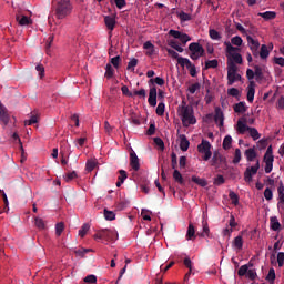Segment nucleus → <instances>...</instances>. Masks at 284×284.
Masks as SVG:
<instances>
[{"mask_svg": "<svg viewBox=\"0 0 284 284\" xmlns=\"http://www.w3.org/2000/svg\"><path fill=\"white\" fill-rule=\"evenodd\" d=\"M178 114L184 128H190V125H196V116H194V106L187 104L185 100H183L181 104L178 106Z\"/></svg>", "mask_w": 284, "mask_h": 284, "instance_id": "1", "label": "nucleus"}, {"mask_svg": "<svg viewBox=\"0 0 284 284\" xmlns=\"http://www.w3.org/2000/svg\"><path fill=\"white\" fill-rule=\"evenodd\" d=\"M72 2H70V0H60L55 8L57 19H65V17H70V14H72Z\"/></svg>", "mask_w": 284, "mask_h": 284, "instance_id": "2", "label": "nucleus"}, {"mask_svg": "<svg viewBox=\"0 0 284 284\" xmlns=\"http://www.w3.org/2000/svg\"><path fill=\"white\" fill-rule=\"evenodd\" d=\"M189 50H190V59L193 61H199L201 57H205V49H203V45L197 42H193L189 44Z\"/></svg>", "mask_w": 284, "mask_h": 284, "instance_id": "3", "label": "nucleus"}, {"mask_svg": "<svg viewBox=\"0 0 284 284\" xmlns=\"http://www.w3.org/2000/svg\"><path fill=\"white\" fill-rule=\"evenodd\" d=\"M197 152L202 154L203 161H210L212 159V144L207 140H202L197 145Z\"/></svg>", "mask_w": 284, "mask_h": 284, "instance_id": "4", "label": "nucleus"}, {"mask_svg": "<svg viewBox=\"0 0 284 284\" xmlns=\"http://www.w3.org/2000/svg\"><path fill=\"white\" fill-rule=\"evenodd\" d=\"M224 45H226V54H229V57L234 61V63H243V57L241 55V53H236L241 49L233 47L232 43H230V41L224 42Z\"/></svg>", "mask_w": 284, "mask_h": 284, "instance_id": "5", "label": "nucleus"}, {"mask_svg": "<svg viewBox=\"0 0 284 284\" xmlns=\"http://www.w3.org/2000/svg\"><path fill=\"white\" fill-rule=\"evenodd\" d=\"M94 239H101L102 241H116L119 239V233L114 230L102 229L98 231Z\"/></svg>", "mask_w": 284, "mask_h": 284, "instance_id": "6", "label": "nucleus"}, {"mask_svg": "<svg viewBox=\"0 0 284 284\" xmlns=\"http://www.w3.org/2000/svg\"><path fill=\"white\" fill-rule=\"evenodd\" d=\"M260 169H261V162L257 160L255 165L246 168L244 172V181L246 183H252L254 176H256Z\"/></svg>", "mask_w": 284, "mask_h": 284, "instance_id": "7", "label": "nucleus"}, {"mask_svg": "<svg viewBox=\"0 0 284 284\" xmlns=\"http://www.w3.org/2000/svg\"><path fill=\"white\" fill-rule=\"evenodd\" d=\"M225 161H226L225 156H223V154H221V152L214 151L210 163H211L212 168H215L216 170H219V168H221V165H223V163H225Z\"/></svg>", "mask_w": 284, "mask_h": 284, "instance_id": "8", "label": "nucleus"}, {"mask_svg": "<svg viewBox=\"0 0 284 284\" xmlns=\"http://www.w3.org/2000/svg\"><path fill=\"white\" fill-rule=\"evenodd\" d=\"M16 21L18 26H32V19L23 13V11L19 10L16 13Z\"/></svg>", "mask_w": 284, "mask_h": 284, "instance_id": "9", "label": "nucleus"}, {"mask_svg": "<svg viewBox=\"0 0 284 284\" xmlns=\"http://www.w3.org/2000/svg\"><path fill=\"white\" fill-rule=\"evenodd\" d=\"M169 34L171 37H173V39H179L181 41V43H183V45H185V43H187V41H192V38H190V36H187V33H181V31H176L174 29H171L169 31Z\"/></svg>", "mask_w": 284, "mask_h": 284, "instance_id": "10", "label": "nucleus"}, {"mask_svg": "<svg viewBox=\"0 0 284 284\" xmlns=\"http://www.w3.org/2000/svg\"><path fill=\"white\" fill-rule=\"evenodd\" d=\"M130 165L132 170H134V172H139V170H141V163L139 162V156L134 151L130 153Z\"/></svg>", "mask_w": 284, "mask_h": 284, "instance_id": "11", "label": "nucleus"}, {"mask_svg": "<svg viewBox=\"0 0 284 284\" xmlns=\"http://www.w3.org/2000/svg\"><path fill=\"white\" fill-rule=\"evenodd\" d=\"M254 94H256V82L253 80L250 81V84L247 87V95L246 99L248 103H254Z\"/></svg>", "mask_w": 284, "mask_h": 284, "instance_id": "12", "label": "nucleus"}, {"mask_svg": "<svg viewBox=\"0 0 284 284\" xmlns=\"http://www.w3.org/2000/svg\"><path fill=\"white\" fill-rule=\"evenodd\" d=\"M0 121L4 123V125H8L10 123V115L8 114V109L3 106V104L0 103Z\"/></svg>", "mask_w": 284, "mask_h": 284, "instance_id": "13", "label": "nucleus"}, {"mask_svg": "<svg viewBox=\"0 0 284 284\" xmlns=\"http://www.w3.org/2000/svg\"><path fill=\"white\" fill-rule=\"evenodd\" d=\"M148 102L151 108H156V87L150 89Z\"/></svg>", "mask_w": 284, "mask_h": 284, "instance_id": "14", "label": "nucleus"}, {"mask_svg": "<svg viewBox=\"0 0 284 284\" xmlns=\"http://www.w3.org/2000/svg\"><path fill=\"white\" fill-rule=\"evenodd\" d=\"M104 23H105L108 30H110V32H112L114 30V28L116 27V19L112 16H106V17H104Z\"/></svg>", "mask_w": 284, "mask_h": 284, "instance_id": "15", "label": "nucleus"}, {"mask_svg": "<svg viewBox=\"0 0 284 284\" xmlns=\"http://www.w3.org/2000/svg\"><path fill=\"white\" fill-rule=\"evenodd\" d=\"M189 149H190V141L187 140V136H185V134H181L180 135V150H182V152H187Z\"/></svg>", "mask_w": 284, "mask_h": 284, "instance_id": "16", "label": "nucleus"}, {"mask_svg": "<svg viewBox=\"0 0 284 284\" xmlns=\"http://www.w3.org/2000/svg\"><path fill=\"white\" fill-rule=\"evenodd\" d=\"M233 110L236 114H245L247 112V105L245 102H239L233 105Z\"/></svg>", "mask_w": 284, "mask_h": 284, "instance_id": "17", "label": "nucleus"}, {"mask_svg": "<svg viewBox=\"0 0 284 284\" xmlns=\"http://www.w3.org/2000/svg\"><path fill=\"white\" fill-rule=\"evenodd\" d=\"M247 43L252 50V52H256V50H258V48H261V43H258V41L254 40V38H252V36H247Z\"/></svg>", "mask_w": 284, "mask_h": 284, "instance_id": "18", "label": "nucleus"}, {"mask_svg": "<svg viewBox=\"0 0 284 284\" xmlns=\"http://www.w3.org/2000/svg\"><path fill=\"white\" fill-rule=\"evenodd\" d=\"M196 239V230L194 224L190 223L186 232V241H194Z\"/></svg>", "mask_w": 284, "mask_h": 284, "instance_id": "19", "label": "nucleus"}, {"mask_svg": "<svg viewBox=\"0 0 284 284\" xmlns=\"http://www.w3.org/2000/svg\"><path fill=\"white\" fill-rule=\"evenodd\" d=\"M232 246L237 250L239 252H241V250H243V235H237L232 243Z\"/></svg>", "mask_w": 284, "mask_h": 284, "instance_id": "20", "label": "nucleus"}, {"mask_svg": "<svg viewBox=\"0 0 284 284\" xmlns=\"http://www.w3.org/2000/svg\"><path fill=\"white\" fill-rule=\"evenodd\" d=\"M244 156L246 158V161H248L250 163L252 161H254V159H256L257 154H256V150H254V148H250L244 152Z\"/></svg>", "mask_w": 284, "mask_h": 284, "instance_id": "21", "label": "nucleus"}, {"mask_svg": "<svg viewBox=\"0 0 284 284\" xmlns=\"http://www.w3.org/2000/svg\"><path fill=\"white\" fill-rule=\"evenodd\" d=\"M264 162H265V173L270 174V172H272L273 168H274V158H264Z\"/></svg>", "mask_w": 284, "mask_h": 284, "instance_id": "22", "label": "nucleus"}, {"mask_svg": "<svg viewBox=\"0 0 284 284\" xmlns=\"http://www.w3.org/2000/svg\"><path fill=\"white\" fill-rule=\"evenodd\" d=\"M214 121H215V123L220 124V128H223V121H224L223 112L219 108L215 109Z\"/></svg>", "mask_w": 284, "mask_h": 284, "instance_id": "23", "label": "nucleus"}, {"mask_svg": "<svg viewBox=\"0 0 284 284\" xmlns=\"http://www.w3.org/2000/svg\"><path fill=\"white\" fill-rule=\"evenodd\" d=\"M270 221H271V230H273V232H278V230H281V222H278V217L272 216Z\"/></svg>", "mask_w": 284, "mask_h": 284, "instance_id": "24", "label": "nucleus"}, {"mask_svg": "<svg viewBox=\"0 0 284 284\" xmlns=\"http://www.w3.org/2000/svg\"><path fill=\"white\" fill-rule=\"evenodd\" d=\"M258 17H262L265 21H272V19H276V12L265 11L263 13H258Z\"/></svg>", "mask_w": 284, "mask_h": 284, "instance_id": "25", "label": "nucleus"}, {"mask_svg": "<svg viewBox=\"0 0 284 284\" xmlns=\"http://www.w3.org/2000/svg\"><path fill=\"white\" fill-rule=\"evenodd\" d=\"M250 126H247V124H245V120L244 122H242L241 120L237 121V132L239 134H245L246 132H248Z\"/></svg>", "mask_w": 284, "mask_h": 284, "instance_id": "26", "label": "nucleus"}, {"mask_svg": "<svg viewBox=\"0 0 284 284\" xmlns=\"http://www.w3.org/2000/svg\"><path fill=\"white\" fill-rule=\"evenodd\" d=\"M173 179L176 183H179L180 185H185V180L183 179V175L181 174V172L179 170H174L173 172Z\"/></svg>", "mask_w": 284, "mask_h": 284, "instance_id": "27", "label": "nucleus"}, {"mask_svg": "<svg viewBox=\"0 0 284 284\" xmlns=\"http://www.w3.org/2000/svg\"><path fill=\"white\" fill-rule=\"evenodd\" d=\"M236 81H241V74L239 73H233V74H227V85H234Z\"/></svg>", "mask_w": 284, "mask_h": 284, "instance_id": "28", "label": "nucleus"}, {"mask_svg": "<svg viewBox=\"0 0 284 284\" xmlns=\"http://www.w3.org/2000/svg\"><path fill=\"white\" fill-rule=\"evenodd\" d=\"M191 181H193V183H196V185H200V187H205V186H207V180L201 179V178H199V176H196V175H193V176L191 178Z\"/></svg>", "mask_w": 284, "mask_h": 284, "instance_id": "29", "label": "nucleus"}, {"mask_svg": "<svg viewBox=\"0 0 284 284\" xmlns=\"http://www.w3.org/2000/svg\"><path fill=\"white\" fill-rule=\"evenodd\" d=\"M178 63L181 65V68H192V61H190L187 58H178Z\"/></svg>", "mask_w": 284, "mask_h": 284, "instance_id": "30", "label": "nucleus"}, {"mask_svg": "<svg viewBox=\"0 0 284 284\" xmlns=\"http://www.w3.org/2000/svg\"><path fill=\"white\" fill-rule=\"evenodd\" d=\"M219 68V60L214 59V60H207L205 62V67L204 70H210V69H216Z\"/></svg>", "mask_w": 284, "mask_h": 284, "instance_id": "31", "label": "nucleus"}, {"mask_svg": "<svg viewBox=\"0 0 284 284\" xmlns=\"http://www.w3.org/2000/svg\"><path fill=\"white\" fill-rule=\"evenodd\" d=\"M209 37L213 41H221V39H222L221 33L219 31H216L215 29H210L209 30Z\"/></svg>", "mask_w": 284, "mask_h": 284, "instance_id": "32", "label": "nucleus"}, {"mask_svg": "<svg viewBox=\"0 0 284 284\" xmlns=\"http://www.w3.org/2000/svg\"><path fill=\"white\" fill-rule=\"evenodd\" d=\"M203 232L197 233V236H201L202 239L205 236H210V226L207 225V222H202Z\"/></svg>", "mask_w": 284, "mask_h": 284, "instance_id": "33", "label": "nucleus"}, {"mask_svg": "<svg viewBox=\"0 0 284 284\" xmlns=\"http://www.w3.org/2000/svg\"><path fill=\"white\" fill-rule=\"evenodd\" d=\"M104 77L106 79H112V77H114V68H112V64L111 63H108L105 65V73H104Z\"/></svg>", "mask_w": 284, "mask_h": 284, "instance_id": "34", "label": "nucleus"}, {"mask_svg": "<svg viewBox=\"0 0 284 284\" xmlns=\"http://www.w3.org/2000/svg\"><path fill=\"white\" fill-rule=\"evenodd\" d=\"M223 150H230L232 148V135H226L222 144Z\"/></svg>", "mask_w": 284, "mask_h": 284, "instance_id": "35", "label": "nucleus"}, {"mask_svg": "<svg viewBox=\"0 0 284 284\" xmlns=\"http://www.w3.org/2000/svg\"><path fill=\"white\" fill-rule=\"evenodd\" d=\"M250 136H252L253 141H258L261 139V133L256 128H248Z\"/></svg>", "mask_w": 284, "mask_h": 284, "instance_id": "36", "label": "nucleus"}, {"mask_svg": "<svg viewBox=\"0 0 284 284\" xmlns=\"http://www.w3.org/2000/svg\"><path fill=\"white\" fill-rule=\"evenodd\" d=\"M254 74H255V79L257 81H262V79H263V68H261L260 65H255L254 67Z\"/></svg>", "mask_w": 284, "mask_h": 284, "instance_id": "37", "label": "nucleus"}, {"mask_svg": "<svg viewBox=\"0 0 284 284\" xmlns=\"http://www.w3.org/2000/svg\"><path fill=\"white\" fill-rule=\"evenodd\" d=\"M110 64L113 65V68H115V70H119V68L121 65V55H116L114 58H111Z\"/></svg>", "mask_w": 284, "mask_h": 284, "instance_id": "38", "label": "nucleus"}, {"mask_svg": "<svg viewBox=\"0 0 284 284\" xmlns=\"http://www.w3.org/2000/svg\"><path fill=\"white\" fill-rule=\"evenodd\" d=\"M236 70H239L236 64L232 61H229L227 62V74H230V77H232V74L236 73Z\"/></svg>", "mask_w": 284, "mask_h": 284, "instance_id": "39", "label": "nucleus"}, {"mask_svg": "<svg viewBox=\"0 0 284 284\" xmlns=\"http://www.w3.org/2000/svg\"><path fill=\"white\" fill-rule=\"evenodd\" d=\"M77 171H72L70 173H67L63 175V180L65 181V183H70V181H74V179H77Z\"/></svg>", "mask_w": 284, "mask_h": 284, "instance_id": "40", "label": "nucleus"}, {"mask_svg": "<svg viewBox=\"0 0 284 284\" xmlns=\"http://www.w3.org/2000/svg\"><path fill=\"white\" fill-rule=\"evenodd\" d=\"M65 230V224L63 222L55 224V236H61L63 234V231Z\"/></svg>", "mask_w": 284, "mask_h": 284, "instance_id": "41", "label": "nucleus"}, {"mask_svg": "<svg viewBox=\"0 0 284 284\" xmlns=\"http://www.w3.org/2000/svg\"><path fill=\"white\" fill-rule=\"evenodd\" d=\"M136 65H139V60L136 58H132L128 63L126 70L134 72V68H136Z\"/></svg>", "mask_w": 284, "mask_h": 284, "instance_id": "42", "label": "nucleus"}, {"mask_svg": "<svg viewBox=\"0 0 284 284\" xmlns=\"http://www.w3.org/2000/svg\"><path fill=\"white\" fill-rule=\"evenodd\" d=\"M261 59H267L270 57V50H267V45L262 44L261 51H260Z\"/></svg>", "mask_w": 284, "mask_h": 284, "instance_id": "43", "label": "nucleus"}, {"mask_svg": "<svg viewBox=\"0 0 284 284\" xmlns=\"http://www.w3.org/2000/svg\"><path fill=\"white\" fill-rule=\"evenodd\" d=\"M104 219L106 221H114V219H116V214H114L113 211H108V209H104Z\"/></svg>", "mask_w": 284, "mask_h": 284, "instance_id": "44", "label": "nucleus"}, {"mask_svg": "<svg viewBox=\"0 0 284 284\" xmlns=\"http://www.w3.org/2000/svg\"><path fill=\"white\" fill-rule=\"evenodd\" d=\"M266 281H268V283H274V281H276V271H274V268H270Z\"/></svg>", "mask_w": 284, "mask_h": 284, "instance_id": "45", "label": "nucleus"}, {"mask_svg": "<svg viewBox=\"0 0 284 284\" xmlns=\"http://www.w3.org/2000/svg\"><path fill=\"white\" fill-rule=\"evenodd\" d=\"M155 112H156L158 116H163V114H165V103L160 102L156 106Z\"/></svg>", "mask_w": 284, "mask_h": 284, "instance_id": "46", "label": "nucleus"}, {"mask_svg": "<svg viewBox=\"0 0 284 284\" xmlns=\"http://www.w3.org/2000/svg\"><path fill=\"white\" fill-rule=\"evenodd\" d=\"M229 199L232 201L233 205H239V194H236L234 191H230Z\"/></svg>", "mask_w": 284, "mask_h": 284, "instance_id": "47", "label": "nucleus"}, {"mask_svg": "<svg viewBox=\"0 0 284 284\" xmlns=\"http://www.w3.org/2000/svg\"><path fill=\"white\" fill-rule=\"evenodd\" d=\"M232 45H237V48H241L243 45V38L235 36L231 39Z\"/></svg>", "mask_w": 284, "mask_h": 284, "instance_id": "48", "label": "nucleus"}, {"mask_svg": "<svg viewBox=\"0 0 284 284\" xmlns=\"http://www.w3.org/2000/svg\"><path fill=\"white\" fill-rule=\"evenodd\" d=\"M227 94L229 97H235V99H239V97H241V91L236 88H231L227 90Z\"/></svg>", "mask_w": 284, "mask_h": 284, "instance_id": "49", "label": "nucleus"}, {"mask_svg": "<svg viewBox=\"0 0 284 284\" xmlns=\"http://www.w3.org/2000/svg\"><path fill=\"white\" fill-rule=\"evenodd\" d=\"M94 168H97V161L94 160H89L87 162V165H85V170L87 172H92L94 170Z\"/></svg>", "mask_w": 284, "mask_h": 284, "instance_id": "50", "label": "nucleus"}, {"mask_svg": "<svg viewBox=\"0 0 284 284\" xmlns=\"http://www.w3.org/2000/svg\"><path fill=\"white\" fill-rule=\"evenodd\" d=\"M89 231H90V224H83L81 230L79 231V236L83 239V236H85Z\"/></svg>", "mask_w": 284, "mask_h": 284, "instance_id": "51", "label": "nucleus"}, {"mask_svg": "<svg viewBox=\"0 0 284 284\" xmlns=\"http://www.w3.org/2000/svg\"><path fill=\"white\" fill-rule=\"evenodd\" d=\"M247 272H250V266L247 265H242L239 271H237V275L239 276H247Z\"/></svg>", "mask_w": 284, "mask_h": 284, "instance_id": "52", "label": "nucleus"}, {"mask_svg": "<svg viewBox=\"0 0 284 284\" xmlns=\"http://www.w3.org/2000/svg\"><path fill=\"white\" fill-rule=\"evenodd\" d=\"M179 19L181 21H192V16H190L189 13L184 12V11H181L179 14H178Z\"/></svg>", "mask_w": 284, "mask_h": 284, "instance_id": "53", "label": "nucleus"}, {"mask_svg": "<svg viewBox=\"0 0 284 284\" xmlns=\"http://www.w3.org/2000/svg\"><path fill=\"white\" fill-rule=\"evenodd\" d=\"M196 90H201V83L196 82L189 87L190 94H195Z\"/></svg>", "mask_w": 284, "mask_h": 284, "instance_id": "54", "label": "nucleus"}, {"mask_svg": "<svg viewBox=\"0 0 284 284\" xmlns=\"http://www.w3.org/2000/svg\"><path fill=\"white\" fill-rule=\"evenodd\" d=\"M36 226L38 230H45V222L41 217H36Z\"/></svg>", "mask_w": 284, "mask_h": 284, "instance_id": "55", "label": "nucleus"}, {"mask_svg": "<svg viewBox=\"0 0 284 284\" xmlns=\"http://www.w3.org/2000/svg\"><path fill=\"white\" fill-rule=\"evenodd\" d=\"M233 163L234 165H236L237 163H241V149H235Z\"/></svg>", "mask_w": 284, "mask_h": 284, "instance_id": "56", "label": "nucleus"}, {"mask_svg": "<svg viewBox=\"0 0 284 284\" xmlns=\"http://www.w3.org/2000/svg\"><path fill=\"white\" fill-rule=\"evenodd\" d=\"M264 197L266 199V201H272V199H274V193L270 187L264 190Z\"/></svg>", "mask_w": 284, "mask_h": 284, "instance_id": "57", "label": "nucleus"}, {"mask_svg": "<svg viewBox=\"0 0 284 284\" xmlns=\"http://www.w3.org/2000/svg\"><path fill=\"white\" fill-rule=\"evenodd\" d=\"M119 178L118 181H121V183H125V180L128 179V172L125 170H120L119 171Z\"/></svg>", "mask_w": 284, "mask_h": 284, "instance_id": "58", "label": "nucleus"}, {"mask_svg": "<svg viewBox=\"0 0 284 284\" xmlns=\"http://www.w3.org/2000/svg\"><path fill=\"white\" fill-rule=\"evenodd\" d=\"M176 165H179V162H178L176 153L173 152L171 154V168L173 170H176Z\"/></svg>", "mask_w": 284, "mask_h": 284, "instance_id": "59", "label": "nucleus"}, {"mask_svg": "<svg viewBox=\"0 0 284 284\" xmlns=\"http://www.w3.org/2000/svg\"><path fill=\"white\" fill-rule=\"evenodd\" d=\"M34 123H39L37 115H31L29 120L24 121V125H34Z\"/></svg>", "mask_w": 284, "mask_h": 284, "instance_id": "60", "label": "nucleus"}, {"mask_svg": "<svg viewBox=\"0 0 284 284\" xmlns=\"http://www.w3.org/2000/svg\"><path fill=\"white\" fill-rule=\"evenodd\" d=\"M154 143L158 145L161 150H165V143L161 138H154Z\"/></svg>", "mask_w": 284, "mask_h": 284, "instance_id": "61", "label": "nucleus"}, {"mask_svg": "<svg viewBox=\"0 0 284 284\" xmlns=\"http://www.w3.org/2000/svg\"><path fill=\"white\" fill-rule=\"evenodd\" d=\"M225 183V178L223 175H217L214 180V185H223Z\"/></svg>", "mask_w": 284, "mask_h": 284, "instance_id": "62", "label": "nucleus"}, {"mask_svg": "<svg viewBox=\"0 0 284 284\" xmlns=\"http://www.w3.org/2000/svg\"><path fill=\"white\" fill-rule=\"evenodd\" d=\"M277 263H278V267H283V265H284V253L283 252H280L277 254Z\"/></svg>", "mask_w": 284, "mask_h": 284, "instance_id": "63", "label": "nucleus"}, {"mask_svg": "<svg viewBox=\"0 0 284 284\" xmlns=\"http://www.w3.org/2000/svg\"><path fill=\"white\" fill-rule=\"evenodd\" d=\"M84 283H91V284L97 283L95 275H88L87 277H84Z\"/></svg>", "mask_w": 284, "mask_h": 284, "instance_id": "64", "label": "nucleus"}]
</instances>
